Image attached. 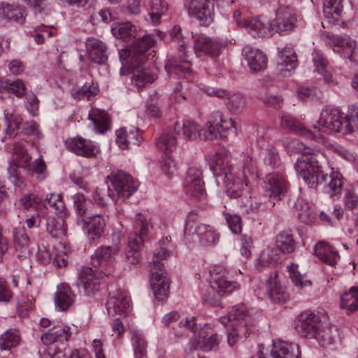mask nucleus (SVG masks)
Segmentation results:
<instances>
[{"label":"nucleus","instance_id":"nucleus-1","mask_svg":"<svg viewBox=\"0 0 358 358\" xmlns=\"http://www.w3.org/2000/svg\"><path fill=\"white\" fill-rule=\"evenodd\" d=\"M292 148L303 157L298 159L294 168L304 182L310 188L325 184L324 191L333 200L339 198L343 187V178L338 173H332L329 177L324 173L327 159L320 150L306 146L299 141H293Z\"/></svg>","mask_w":358,"mask_h":358},{"label":"nucleus","instance_id":"nucleus-2","mask_svg":"<svg viewBox=\"0 0 358 358\" xmlns=\"http://www.w3.org/2000/svg\"><path fill=\"white\" fill-rule=\"evenodd\" d=\"M156 43L153 36H145L138 39L130 50H121L119 52L120 59L124 67L132 72L131 85L140 92L147 85L152 83L157 78L148 67L146 52Z\"/></svg>","mask_w":358,"mask_h":358},{"label":"nucleus","instance_id":"nucleus-3","mask_svg":"<svg viewBox=\"0 0 358 358\" xmlns=\"http://www.w3.org/2000/svg\"><path fill=\"white\" fill-rule=\"evenodd\" d=\"M175 133L180 140L194 141L197 137L203 141L214 140L217 138H227L229 131H236L235 122L232 119H224L219 111L213 112L208 122L207 129H201L192 121H185L180 124H175Z\"/></svg>","mask_w":358,"mask_h":358},{"label":"nucleus","instance_id":"nucleus-4","mask_svg":"<svg viewBox=\"0 0 358 358\" xmlns=\"http://www.w3.org/2000/svg\"><path fill=\"white\" fill-rule=\"evenodd\" d=\"M171 238L166 237L159 241V248L153 254L150 264V285L158 301H164L169 296L170 280L166 276L162 261L170 256L169 244Z\"/></svg>","mask_w":358,"mask_h":358},{"label":"nucleus","instance_id":"nucleus-5","mask_svg":"<svg viewBox=\"0 0 358 358\" xmlns=\"http://www.w3.org/2000/svg\"><path fill=\"white\" fill-rule=\"evenodd\" d=\"M210 169L215 177L220 178L225 184L229 197L236 199L242 196L249 181L235 172V168L230 164L227 157L216 153L210 164Z\"/></svg>","mask_w":358,"mask_h":358},{"label":"nucleus","instance_id":"nucleus-6","mask_svg":"<svg viewBox=\"0 0 358 358\" xmlns=\"http://www.w3.org/2000/svg\"><path fill=\"white\" fill-rule=\"evenodd\" d=\"M315 139L317 141H323V134H331L334 133L347 134L354 131V126L350 119L344 115L338 108L327 106L320 113V116L317 123L313 127Z\"/></svg>","mask_w":358,"mask_h":358},{"label":"nucleus","instance_id":"nucleus-7","mask_svg":"<svg viewBox=\"0 0 358 358\" xmlns=\"http://www.w3.org/2000/svg\"><path fill=\"white\" fill-rule=\"evenodd\" d=\"M108 196L114 201L127 199L138 189V182L122 171H114L107 176Z\"/></svg>","mask_w":358,"mask_h":358},{"label":"nucleus","instance_id":"nucleus-8","mask_svg":"<svg viewBox=\"0 0 358 358\" xmlns=\"http://www.w3.org/2000/svg\"><path fill=\"white\" fill-rule=\"evenodd\" d=\"M151 227L149 221L141 213H137L135 217L134 227L137 232L130 234L128 238V245L125 250V260L129 264H137L141 260V248L144 239L147 237Z\"/></svg>","mask_w":358,"mask_h":358},{"label":"nucleus","instance_id":"nucleus-9","mask_svg":"<svg viewBox=\"0 0 358 358\" xmlns=\"http://www.w3.org/2000/svg\"><path fill=\"white\" fill-rule=\"evenodd\" d=\"M227 271L222 267L210 271V285L212 291L215 293L213 297H208L210 303L217 304L220 296L240 288L236 282L227 279Z\"/></svg>","mask_w":358,"mask_h":358},{"label":"nucleus","instance_id":"nucleus-10","mask_svg":"<svg viewBox=\"0 0 358 358\" xmlns=\"http://www.w3.org/2000/svg\"><path fill=\"white\" fill-rule=\"evenodd\" d=\"M262 187L264 195L270 199V207L273 208L275 206V201L273 200L279 201L285 196L289 188V182L284 173L272 172L264 176Z\"/></svg>","mask_w":358,"mask_h":358},{"label":"nucleus","instance_id":"nucleus-11","mask_svg":"<svg viewBox=\"0 0 358 358\" xmlns=\"http://www.w3.org/2000/svg\"><path fill=\"white\" fill-rule=\"evenodd\" d=\"M119 250L117 245L99 246L91 257L92 266L106 276L111 275L115 256Z\"/></svg>","mask_w":358,"mask_h":358},{"label":"nucleus","instance_id":"nucleus-12","mask_svg":"<svg viewBox=\"0 0 358 358\" xmlns=\"http://www.w3.org/2000/svg\"><path fill=\"white\" fill-rule=\"evenodd\" d=\"M326 43L334 52L349 59L352 62L358 63V47L350 38L328 34Z\"/></svg>","mask_w":358,"mask_h":358},{"label":"nucleus","instance_id":"nucleus-13","mask_svg":"<svg viewBox=\"0 0 358 358\" xmlns=\"http://www.w3.org/2000/svg\"><path fill=\"white\" fill-rule=\"evenodd\" d=\"M213 0H187L185 3L189 16L196 18L203 26L213 21Z\"/></svg>","mask_w":358,"mask_h":358},{"label":"nucleus","instance_id":"nucleus-14","mask_svg":"<svg viewBox=\"0 0 358 358\" xmlns=\"http://www.w3.org/2000/svg\"><path fill=\"white\" fill-rule=\"evenodd\" d=\"M297 21L296 11L288 6H280L275 11V19L271 24L272 30L280 35L292 31Z\"/></svg>","mask_w":358,"mask_h":358},{"label":"nucleus","instance_id":"nucleus-15","mask_svg":"<svg viewBox=\"0 0 358 358\" xmlns=\"http://www.w3.org/2000/svg\"><path fill=\"white\" fill-rule=\"evenodd\" d=\"M107 219L101 214L77 218L76 223L81 227L90 241H96L104 234Z\"/></svg>","mask_w":358,"mask_h":358},{"label":"nucleus","instance_id":"nucleus-16","mask_svg":"<svg viewBox=\"0 0 358 358\" xmlns=\"http://www.w3.org/2000/svg\"><path fill=\"white\" fill-rule=\"evenodd\" d=\"M106 308L111 317L127 315L131 309L129 293L120 288L110 291L106 302Z\"/></svg>","mask_w":358,"mask_h":358},{"label":"nucleus","instance_id":"nucleus-17","mask_svg":"<svg viewBox=\"0 0 358 358\" xmlns=\"http://www.w3.org/2000/svg\"><path fill=\"white\" fill-rule=\"evenodd\" d=\"M220 343V338L217 334H214L210 325H205L200 329L197 335H194L188 343L189 351L201 350L210 351L217 350Z\"/></svg>","mask_w":358,"mask_h":358},{"label":"nucleus","instance_id":"nucleus-18","mask_svg":"<svg viewBox=\"0 0 358 358\" xmlns=\"http://www.w3.org/2000/svg\"><path fill=\"white\" fill-rule=\"evenodd\" d=\"M194 52L198 57L208 56L216 59L220 56L226 43L217 38L201 35L194 38Z\"/></svg>","mask_w":358,"mask_h":358},{"label":"nucleus","instance_id":"nucleus-19","mask_svg":"<svg viewBox=\"0 0 358 358\" xmlns=\"http://www.w3.org/2000/svg\"><path fill=\"white\" fill-rule=\"evenodd\" d=\"M201 174V171L194 167L189 168L187 172L185 192L189 199L194 201H201L206 196Z\"/></svg>","mask_w":358,"mask_h":358},{"label":"nucleus","instance_id":"nucleus-20","mask_svg":"<svg viewBox=\"0 0 358 358\" xmlns=\"http://www.w3.org/2000/svg\"><path fill=\"white\" fill-rule=\"evenodd\" d=\"M185 44L184 43L180 44L179 53H180V55L179 58L173 57L169 59L165 65V69L168 75L173 78H178L180 79L191 73V63L185 52Z\"/></svg>","mask_w":358,"mask_h":358},{"label":"nucleus","instance_id":"nucleus-21","mask_svg":"<svg viewBox=\"0 0 358 358\" xmlns=\"http://www.w3.org/2000/svg\"><path fill=\"white\" fill-rule=\"evenodd\" d=\"M321 327L320 317L314 313L304 311L298 317L296 329L299 334L306 338H312L316 336L318 329Z\"/></svg>","mask_w":358,"mask_h":358},{"label":"nucleus","instance_id":"nucleus-22","mask_svg":"<svg viewBox=\"0 0 358 358\" xmlns=\"http://www.w3.org/2000/svg\"><path fill=\"white\" fill-rule=\"evenodd\" d=\"M99 274V271L91 267H83L77 282L80 292L90 295L97 291L100 285Z\"/></svg>","mask_w":358,"mask_h":358},{"label":"nucleus","instance_id":"nucleus-23","mask_svg":"<svg viewBox=\"0 0 358 358\" xmlns=\"http://www.w3.org/2000/svg\"><path fill=\"white\" fill-rule=\"evenodd\" d=\"M111 32L117 38H120L127 42L132 41L129 48H124V50H130L133 45L140 38L143 39L148 36H152V35L150 34H144L143 36H141L138 34L136 27L131 24L129 22L113 24L111 27ZM153 37L155 38L154 36Z\"/></svg>","mask_w":358,"mask_h":358},{"label":"nucleus","instance_id":"nucleus-24","mask_svg":"<svg viewBox=\"0 0 358 358\" xmlns=\"http://www.w3.org/2000/svg\"><path fill=\"white\" fill-rule=\"evenodd\" d=\"M13 242L15 253L19 259H26L30 255V238L24 227L13 229Z\"/></svg>","mask_w":358,"mask_h":358},{"label":"nucleus","instance_id":"nucleus-25","mask_svg":"<svg viewBox=\"0 0 358 358\" xmlns=\"http://www.w3.org/2000/svg\"><path fill=\"white\" fill-rule=\"evenodd\" d=\"M312 60L315 67L314 71L323 77L324 84L329 87L336 85L337 81L327 69L328 61L323 52L319 50H315L312 53Z\"/></svg>","mask_w":358,"mask_h":358},{"label":"nucleus","instance_id":"nucleus-26","mask_svg":"<svg viewBox=\"0 0 358 358\" xmlns=\"http://www.w3.org/2000/svg\"><path fill=\"white\" fill-rule=\"evenodd\" d=\"M89 59L96 64H103L108 60L107 47L99 39L91 38L86 41Z\"/></svg>","mask_w":358,"mask_h":358},{"label":"nucleus","instance_id":"nucleus-27","mask_svg":"<svg viewBox=\"0 0 358 358\" xmlns=\"http://www.w3.org/2000/svg\"><path fill=\"white\" fill-rule=\"evenodd\" d=\"M242 52L252 71L257 72L266 68L267 58L259 50L247 45L243 48Z\"/></svg>","mask_w":358,"mask_h":358},{"label":"nucleus","instance_id":"nucleus-28","mask_svg":"<svg viewBox=\"0 0 358 358\" xmlns=\"http://www.w3.org/2000/svg\"><path fill=\"white\" fill-rule=\"evenodd\" d=\"M26 10L17 3H0V17L8 22L22 24L25 22Z\"/></svg>","mask_w":358,"mask_h":358},{"label":"nucleus","instance_id":"nucleus-29","mask_svg":"<svg viewBox=\"0 0 358 358\" xmlns=\"http://www.w3.org/2000/svg\"><path fill=\"white\" fill-rule=\"evenodd\" d=\"M266 289L270 299L274 303L285 302L289 299L275 272L272 273L266 280Z\"/></svg>","mask_w":358,"mask_h":358},{"label":"nucleus","instance_id":"nucleus-30","mask_svg":"<svg viewBox=\"0 0 358 358\" xmlns=\"http://www.w3.org/2000/svg\"><path fill=\"white\" fill-rule=\"evenodd\" d=\"M271 355L273 358H299L301 352L298 345L276 341L273 343Z\"/></svg>","mask_w":358,"mask_h":358},{"label":"nucleus","instance_id":"nucleus-31","mask_svg":"<svg viewBox=\"0 0 358 358\" xmlns=\"http://www.w3.org/2000/svg\"><path fill=\"white\" fill-rule=\"evenodd\" d=\"M68 150L78 155L92 157L95 155L96 147L90 141L81 137H76L66 141Z\"/></svg>","mask_w":358,"mask_h":358},{"label":"nucleus","instance_id":"nucleus-32","mask_svg":"<svg viewBox=\"0 0 358 358\" xmlns=\"http://www.w3.org/2000/svg\"><path fill=\"white\" fill-rule=\"evenodd\" d=\"M75 294L69 285L62 283L57 286V291L55 295V303L59 310H66L75 301Z\"/></svg>","mask_w":358,"mask_h":358},{"label":"nucleus","instance_id":"nucleus-33","mask_svg":"<svg viewBox=\"0 0 358 358\" xmlns=\"http://www.w3.org/2000/svg\"><path fill=\"white\" fill-rule=\"evenodd\" d=\"M254 309L241 303L231 307L229 312L227 321H234V324H252Z\"/></svg>","mask_w":358,"mask_h":358},{"label":"nucleus","instance_id":"nucleus-34","mask_svg":"<svg viewBox=\"0 0 358 358\" xmlns=\"http://www.w3.org/2000/svg\"><path fill=\"white\" fill-rule=\"evenodd\" d=\"M314 250L315 255L322 262L330 266L335 265L340 258L338 251L324 241L318 242Z\"/></svg>","mask_w":358,"mask_h":358},{"label":"nucleus","instance_id":"nucleus-35","mask_svg":"<svg viewBox=\"0 0 358 358\" xmlns=\"http://www.w3.org/2000/svg\"><path fill=\"white\" fill-rule=\"evenodd\" d=\"M195 232L200 243L204 246L215 245L220 239L219 233L210 225L200 224L196 227Z\"/></svg>","mask_w":358,"mask_h":358},{"label":"nucleus","instance_id":"nucleus-36","mask_svg":"<svg viewBox=\"0 0 358 358\" xmlns=\"http://www.w3.org/2000/svg\"><path fill=\"white\" fill-rule=\"evenodd\" d=\"M66 215H57V217L49 216L46 220L47 232L53 238H62L66 236L67 225L65 223Z\"/></svg>","mask_w":358,"mask_h":358},{"label":"nucleus","instance_id":"nucleus-37","mask_svg":"<svg viewBox=\"0 0 358 358\" xmlns=\"http://www.w3.org/2000/svg\"><path fill=\"white\" fill-rule=\"evenodd\" d=\"M281 126L286 129L307 138L310 139L315 137V134L312 131L305 128L303 124L288 114L281 115Z\"/></svg>","mask_w":358,"mask_h":358},{"label":"nucleus","instance_id":"nucleus-38","mask_svg":"<svg viewBox=\"0 0 358 358\" xmlns=\"http://www.w3.org/2000/svg\"><path fill=\"white\" fill-rule=\"evenodd\" d=\"M88 117L92 121L94 127L98 133L103 134L108 129L110 118L106 111L98 108H92L89 111Z\"/></svg>","mask_w":358,"mask_h":358},{"label":"nucleus","instance_id":"nucleus-39","mask_svg":"<svg viewBox=\"0 0 358 358\" xmlns=\"http://www.w3.org/2000/svg\"><path fill=\"white\" fill-rule=\"evenodd\" d=\"M294 208L297 212V217L301 222L308 224L314 222L316 220L317 214L303 199H297L294 203Z\"/></svg>","mask_w":358,"mask_h":358},{"label":"nucleus","instance_id":"nucleus-40","mask_svg":"<svg viewBox=\"0 0 358 358\" xmlns=\"http://www.w3.org/2000/svg\"><path fill=\"white\" fill-rule=\"evenodd\" d=\"M70 335V328L65 327L58 329H49L48 332L41 335V340L43 344L48 345L55 342L66 341Z\"/></svg>","mask_w":358,"mask_h":358},{"label":"nucleus","instance_id":"nucleus-41","mask_svg":"<svg viewBox=\"0 0 358 358\" xmlns=\"http://www.w3.org/2000/svg\"><path fill=\"white\" fill-rule=\"evenodd\" d=\"M240 176L248 181L250 180H257L259 178V171L257 162L250 156H245L242 162L241 169L236 171Z\"/></svg>","mask_w":358,"mask_h":358},{"label":"nucleus","instance_id":"nucleus-42","mask_svg":"<svg viewBox=\"0 0 358 358\" xmlns=\"http://www.w3.org/2000/svg\"><path fill=\"white\" fill-rule=\"evenodd\" d=\"M247 24V27L244 28L247 29L250 34L254 37H266L271 35V27H268L259 17L248 20Z\"/></svg>","mask_w":358,"mask_h":358},{"label":"nucleus","instance_id":"nucleus-43","mask_svg":"<svg viewBox=\"0 0 358 358\" xmlns=\"http://www.w3.org/2000/svg\"><path fill=\"white\" fill-rule=\"evenodd\" d=\"M276 246L285 254L294 252L296 248V243L289 231H283L276 236Z\"/></svg>","mask_w":358,"mask_h":358},{"label":"nucleus","instance_id":"nucleus-44","mask_svg":"<svg viewBox=\"0 0 358 358\" xmlns=\"http://www.w3.org/2000/svg\"><path fill=\"white\" fill-rule=\"evenodd\" d=\"M99 89L97 83L93 81L86 82L80 88L73 89L71 90L72 96L78 100L87 99L90 100L92 97L98 94Z\"/></svg>","mask_w":358,"mask_h":358},{"label":"nucleus","instance_id":"nucleus-45","mask_svg":"<svg viewBox=\"0 0 358 358\" xmlns=\"http://www.w3.org/2000/svg\"><path fill=\"white\" fill-rule=\"evenodd\" d=\"M341 307L347 310L348 314L358 309V289L352 287L341 296Z\"/></svg>","mask_w":358,"mask_h":358},{"label":"nucleus","instance_id":"nucleus-46","mask_svg":"<svg viewBox=\"0 0 358 358\" xmlns=\"http://www.w3.org/2000/svg\"><path fill=\"white\" fill-rule=\"evenodd\" d=\"M180 138L175 133V128L173 131L162 134L156 142L157 148L166 152H171L176 149Z\"/></svg>","mask_w":358,"mask_h":358},{"label":"nucleus","instance_id":"nucleus-47","mask_svg":"<svg viewBox=\"0 0 358 358\" xmlns=\"http://www.w3.org/2000/svg\"><path fill=\"white\" fill-rule=\"evenodd\" d=\"M31 159V156L24 148L23 142H16L13 144V163L16 164L20 167L27 168L29 166Z\"/></svg>","mask_w":358,"mask_h":358},{"label":"nucleus","instance_id":"nucleus-48","mask_svg":"<svg viewBox=\"0 0 358 358\" xmlns=\"http://www.w3.org/2000/svg\"><path fill=\"white\" fill-rule=\"evenodd\" d=\"M342 0H323V13L327 18L338 20L343 12Z\"/></svg>","mask_w":358,"mask_h":358},{"label":"nucleus","instance_id":"nucleus-49","mask_svg":"<svg viewBox=\"0 0 358 358\" xmlns=\"http://www.w3.org/2000/svg\"><path fill=\"white\" fill-rule=\"evenodd\" d=\"M40 358H90L87 353L80 350H71L70 349L55 350L53 354L43 352Z\"/></svg>","mask_w":358,"mask_h":358},{"label":"nucleus","instance_id":"nucleus-50","mask_svg":"<svg viewBox=\"0 0 358 358\" xmlns=\"http://www.w3.org/2000/svg\"><path fill=\"white\" fill-rule=\"evenodd\" d=\"M337 335L338 330L336 327H320L317 332L316 336H314V338L317 339L321 346L327 347L334 343Z\"/></svg>","mask_w":358,"mask_h":358},{"label":"nucleus","instance_id":"nucleus-51","mask_svg":"<svg viewBox=\"0 0 358 358\" xmlns=\"http://www.w3.org/2000/svg\"><path fill=\"white\" fill-rule=\"evenodd\" d=\"M134 358H146L147 342L142 333L134 331L131 336Z\"/></svg>","mask_w":358,"mask_h":358},{"label":"nucleus","instance_id":"nucleus-52","mask_svg":"<svg viewBox=\"0 0 358 358\" xmlns=\"http://www.w3.org/2000/svg\"><path fill=\"white\" fill-rule=\"evenodd\" d=\"M252 324H233V329L228 335V343L230 346L234 345L238 338H247L251 330L250 327Z\"/></svg>","mask_w":358,"mask_h":358},{"label":"nucleus","instance_id":"nucleus-53","mask_svg":"<svg viewBox=\"0 0 358 358\" xmlns=\"http://www.w3.org/2000/svg\"><path fill=\"white\" fill-rule=\"evenodd\" d=\"M20 334L16 329H9L0 337V348L3 350H10L20 343Z\"/></svg>","mask_w":358,"mask_h":358},{"label":"nucleus","instance_id":"nucleus-54","mask_svg":"<svg viewBox=\"0 0 358 358\" xmlns=\"http://www.w3.org/2000/svg\"><path fill=\"white\" fill-rule=\"evenodd\" d=\"M151 12L149 15L152 22L157 24L160 17L168 9V4L164 0H151L150 2Z\"/></svg>","mask_w":358,"mask_h":358},{"label":"nucleus","instance_id":"nucleus-55","mask_svg":"<svg viewBox=\"0 0 358 358\" xmlns=\"http://www.w3.org/2000/svg\"><path fill=\"white\" fill-rule=\"evenodd\" d=\"M45 208L48 206L55 208L57 215H66V208L62 201V196L59 194L51 193L46 196L43 203Z\"/></svg>","mask_w":358,"mask_h":358},{"label":"nucleus","instance_id":"nucleus-56","mask_svg":"<svg viewBox=\"0 0 358 358\" xmlns=\"http://www.w3.org/2000/svg\"><path fill=\"white\" fill-rule=\"evenodd\" d=\"M73 199L78 218L87 216L90 202L87 201L85 196L83 194L78 193L73 196Z\"/></svg>","mask_w":358,"mask_h":358},{"label":"nucleus","instance_id":"nucleus-57","mask_svg":"<svg viewBox=\"0 0 358 358\" xmlns=\"http://www.w3.org/2000/svg\"><path fill=\"white\" fill-rule=\"evenodd\" d=\"M223 215L231 232L234 234H240L242 229L241 217L236 214L230 213L227 211L223 212Z\"/></svg>","mask_w":358,"mask_h":358},{"label":"nucleus","instance_id":"nucleus-58","mask_svg":"<svg viewBox=\"0 0 358 358\" xmlns=\"http://www.w3.org/2000/svg\"><path fill=\"white\" fill-rule=\"evenodd\" d=\"M288 271L289 278L292 282L296 285L301 288L307 286H310L311 282L310 280H303V276L298 271V265L292 264L288 266Z\"/></svg>","mask_w":358,"mask_h":358},{"label":"nucleus","instance_id":"nucleus-59","mask_svg":"<svg viewBox=\"0 0 358 358\" xmlns=\"http://www.w3.org/2000/svg\"><path fill=\"white\" fill-rule=\"evenodd\" d=\"M29 172L36 174L37 179L44 180L47 176V166L43 158L39 157L34 160L32 165L27 167Z\"/></svg>","mask_w":358,"mask_h":358},{"label":"nucleus","instance_id":"nucleus-60","mask_svg":"<svg viewBox=\"0 0 358 358\" xmlns=\"http://www.w3.org/2000/svg\"><path fill=\"white\" fill-rule=\"evenodd\" d=\"M3 88L8 92L15 94L17 97H22L25 93V85L22 80L17 79L13 81L7 80Z\"/></svg>","mask_w":358,"mask_h":358},{"label":"nucleus","instance_id":"nucleus-61","mask_svg":"<svg viewBox=\"0 0 358 358\" xmlns=\"http://www.w3.org/2000/svg\"><path fill=\"white\" fill-rule=\"evenodd\" d=\"M227 106L229 110L235 113L241 112L245 104V99L240 94L231 95L227 101Z\"/></svg>","mask_w":358,"mask_h":358},{"label":"nucleus","instance_id":"nucleus-62","mask_svg":"<svg viewBox=\"0 0 358 358\" xmlns=\"http://www.w3.org/2000/svg\"><path fill=\"white\" fill-rule=\"evenodd\" d=\"M292 58L288 56H284L282 55H278V69L280 74L284 77L289 76L290 72L295 69V68H291L289 61Z\"/></svg>","mask_w":358,"mask_h":358},{"label":"nucleus","instance_id":"nucleus-63","mask_svg":"<svg viewBox=\"0 0 358 358\" xmlns=\"http://www.w3.org/2000/svg\"><path fill=\"white\" fill-rule=\"evenodd\" d=\"M327 146L331 151L336 153L338 155L349 162H353L355 159V155L354 152H350L345 148L336 143L329 144Z\"/></svg>","mask_w":358,"mask_h":358},{"label":"nucleus","instance_id":"nucleus-64","mask_svg":"<svg viewBox=\"0 0 358 358\" xmlns=\"http://www.w3.org/2000/svg\"><path fill=\"white\" fill-rule=\"evenodd\" d=\"M343 201L345 208L349 210L355 209L358 206V196L352 190L345 191Z\"/></svg>","mask_w":358,"mask_h":358}]
</instances>
